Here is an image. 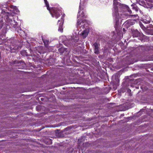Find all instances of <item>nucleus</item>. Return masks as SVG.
<instances>
[{"label": "nucleus", "instance_id": "1", "mask_svg": "<svg viewBox=\"0 0 153 153\" xmlns=\"http://www.w3.org/2000/svg\"><path fill=\"white\" fill-rule=\"evenodd\" d=\"M45 3L47 7V9L49 11L52 17H55L56 19L60 16V11L56 8H52L51 10L49 7V4L47 0H44Z\"/></svg>", "mask_w": 153, "mask_h": 153}, {"label": "nucleus", "instance_id": "2", "mask_svg": "<svg viewBox=\"0 0 153 153\" xmlns=\"http://www.w3.org/2000/svg\"><path fill=\"white\" fill-rule=\"evenodd\" d=\"M118 4V2L117 0H114L113 1V5H114V10L113 12V16H115V19L116 23L117 24L118 22L119 18V15L118 13V9L117 8V5Z\"/></svg>", "mask_w": 153, "mask_h": 153}, {"label": "nucleus", "instance_id": "3", "mask_svg": "<svg viewBox=\"0 0 153 153\" xmlns=\"http://www.w3.org/2000/svg\"><path fill=\"white\" fill-rule=\"evenodd\" d=\"M83 9V7H81V3H80V5L79 6V10L78 13V16H77V18L78 19L77 23V28H78V27L81 24V22H80L81 20H79V19H80L82 17V18L85 17V16L83 14V12L82 11L81 13V14H80V13L81 11H82L81 10Z\"/></svg>", "mask_w": 153, "mask_h": 153}, {"label": "nucleus", "instance_id": "4", "mask_svg": "<svg viewBox=\"0 0 153 153\" xmlns=\"http://www.w3.org/2000/svg\"><path fill=\"white\" fill-rule=\"evenodd\" d=\"M94 53L96 54H99V48L100 46V44L97 42H95L94 43Z\"/></svg>", "mask_w": 153, "mask_h": 153}, {"label": "nucleus", "instance_id": "5", "mask_svg": "<svg viewBox=\"0 0 153 153\" xmlns=\"http://www.w3.org/2000/svg\"><path fill=\"white\" fill-rule=\"evenodd\" d=\"M10 10L14 13H18L19 12V10L16 6L12 5L10 6Z\"/></svg>", "mask_w": 153, "mask_h": 153}, {"label": "nucleus", "instance_id": "6", "mask_svg": "<svg viewBox=\"0 0 153 153\" xmlns=\"http://www.w3.org/2000/svg\"><path fill=\"white\" fill-rule=\"evenodd\" d=\"M61 21V22L59 24V27L58 30L60 32H62L63 30L62 25L63 23V20L62 19L60 20H59L58 22Z\"/></svg>", "mask_w": 153, "mask_h": 153}, {"label": "nucleus", "instance_id": "7", "mask_svg": "<svg viewBox=\"0 0 153 153\" xmlns=\"http://www.w3.org/2000/svg\"><path fill=\"white\" fill-rule=\"evenodd\" d=\"M8 21L10 25L14 27H15L17 25V22L14 20L13 21L12 19L9 18L8 19Z\"/></svg>", "mask_w": 153, "mask_h": 153}, {"label": "nucleus", "instance_id": "8", "mask_svg": "<svg viewBox=\"0 0 153 153\" xmlns=\"http://www.w3.org/2000/svg\"><path fill=\"white\" fill-rule=\"evenodd\" d=\"M151 19L149 16H147L146 18L143 19V22L145 24H149L150 23Z\"/></svg>", "mask_w": 153, "mask_h": 153}, {"label": "nucleus", "instance_id": "9", "mask_svg": "<svg viewBox=\"0 0 153 153\" xmlns=\"http://www.w3.org/2000/svg\"><path fill=\"white\" fill-rule=\"evenodd\" d=\"M89 30L88 29H85L82 33V35L84 38L86 37L88 35Z\"/></svg>", "mask_w": 153, "mask_h": 153}, {"label": "nucleus", "instance_id": "10", "mask_svg": "<svg viewBox=\"0 0 153 153\" xmlns=\"http://www.w3.org/2000/svg\"><path fill=\"white\" fill-rule=\"evenodd\" d=\"M17 30L18 33L21 36L25 34V32L20 28H18V29Z\"/></svg>", "mask_w": 153, "mask_h": 153}, {"label": "nucleus", "instance_id": "11", "mask_svg": "<svg viewBox=\"0 0 153 153\" xmlns=\"http://www.w3.org/2000/svg\"><path fill=\"white\" fill-rule=\"evenodd\" d=\"M42 40L43 42H44L45 46H47L48 45V44L49 41L47 40H44L43 39H42Z\"/></svg>", "mask_w": 153, "mask_h": 153}, {"label": "nucleus", "instance_id": "12", "mask_svg": "<svg viewBox=\"0 0 153 153\" xmlns=\"http://www.w3.org/2000/svg\"><path fill=\"white\" fill-rule=\"evenodd\" d=\"M136 33L134 34V33H133V36L134 37H137L138 35V31H136Z\"/></svg>", "mask_w": 153, "mask_h": 153}, {"label": "nucleus", "instance_id": "13", "mask_svg": "<svg viewBox=\"0 0 153 153\" xmlns=\"http://www.w3.org/2000/svg\"><path fill=\"white\" fill-rule=\"evenodd\" d=\"M127 10L128 12H129L130 14L131 13V11L128 7H127Z\"/></svg>", "mask_w": 153, "mask_h": 153}, {"label": "nucleus", "instance_id": "14", "mask_svg": "<svg viewBox=\"0 0 153 153\" xmlns=\"http://www.w3.org/2000/svg\"><path fill=\"white\" fill-rule=\"evenodd\" d=\"M137 15H131L129 16V17L131 18L133 16H134V17H137Z\"/></svg>", "mask_w": 153, "mask_h": 153}, {"label": "nucleus", "instance_id": "15", "mask_svg": "<svg viewBox=\"0 0 153 153\" xmlns=\"http://www.w3.org/2000/svg\"><path fill=\"white\" fill-rule=\"evenodd\" d=\"M140 25L142 29H143L145 28L144 26L142 24H140Z\"/></svg>", "mask_w": 153, "mask_h": 153}, {"label": "nucleus", "instance_id": "16", "mask_svg": "<svg viewBox=\"0 0 153 153\" xmlns=\"http://www.w3.org/2000/svg\"><path fill=\"white\" fill-rule=\"evenodd\" d=\"M85 24H84L83 25H82L80 27L81 28H82V29H83L85 27Z\"/></svg>", "mask_w": 153, "mask_h": 153}, {"label": "nucleus", "instance_id": "17", "mask_svg": "<svg viewBox=\"0 0 153 153\" xmlns=\"http://www.w3.org/2000/svg\"><path fill=\"white\" fill-rule=\"evenodd\" d=\"M132 8L133 9H135V10L136 11H138V9H137L136 7H133Z\"/></svg>", "mask_w": 153, "mask_h": 153}, {"label": "nucleus", "instance_id": "18", "mask_svg": "<svg viewBox=\"0 0 153 153\" xmlns=\"http://www.w3.org/2000/svg\"><path fill=\"white\" fill-rule=\"evenodd\" d=\"M151 34L152 35H153V30H152L151 32Z\"/></svg>", "mask_w": 153, "mask_h": 153}, {"label": "nucleus", "instance_id": "19", "mask_svg": "<svg viewBox=\"0 0 153 153\" xmlns=\"http://www.w3.org/2000/svg\"><path fill=\"white\" fill-rule=\"evenodd\" d=\"M123 31H124V30H125V29L124 28H123Z\"/></svg>", "mask_w": 153, "mask_h": 153}, {"label": "nucleus", "instance_id": "20", "mask_svg": "<svg viewBox=\"0 0 153 153\" xmlns=\"http://www.w3.org/2000/svg\"><path fill=\"white\" fill-rule=\"evenodd\" d=\"M63 19V20H64V19H63V18H62H62H61V19Z\"/></svg>", "mask_w": 153, "mask_h": 153}, {"label": "nucleus", "instance_id": "21", "mask_svg": "<svg viewBox=\"0 0 153 153\" xmlns=\"http://www.w3.org/2000/svg\"><path fill=\"white\" fill-rule=\"evenodd\" d=\"M42 98H41V100H42Z\"/></svg>", "mask_w": 153, "mask_h": 153}]
</instances>
